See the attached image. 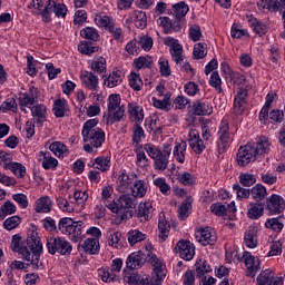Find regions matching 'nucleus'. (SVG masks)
Segmentation results:
<instances>
[{
  "mask_svg": "<svg viewBox=\"0 0 285 285\" xmlns=\"http://www.w3.org/2000/svg\"><path fill=\"white\" fill-rule=\"evenodd\" d=\"M11 249L21 255L26 262H31L32 266H39V258L43 253V245L37 232H31L26 242H21L19 234L12 236Z\"/></svg>",
  "mask_w": 285,
  "mask_h": 285,
  "instance_id": "obj_1",
  "label": "nucleus"
},
{
  "mask_svg": "<svg viewBox=\"0 0 285 285\" xmlns=\"http://www.w3.org/2000/svg\"><path fill=\"white\" fill-rule=\"evenodd\" d=\"M269 150L268 138L262 136L256 142H247L245 146L239 147L236 161L240 168H246L248 164L257 161L259 155H266Z\"/></svg>",
  "mask_w": 285,
  "mask_h": 285,
  "instance_id": "obj_2",
  "label": "nucleus"
},
{
  "mask_svg": "<svg viewBox=\"0 0 285 285\" xmlns=\"http://www.w3.org/2000/svg\"><path fill=\"white\" fill-rule=\"evenodd\" d=\"M136 206L137 198H134L130 194H124L118 200L107 205V208L116 214V219L126 222L132 217V210L129 208H136Z\"/></svg>",
  "mask_w": 285,
  "mask_h": 285,
  "instance_id": "obj_3",
  "label": "nucleus"
},
{
  "mask_svg": "<svg viewBox=\"0 0 285 285\" xmlns=\"http://www.w3.org/2000/svg\"><path fill=\"white\" fill-rule=\"evenodd\" d=\"M82 228V222H75L72 218L68 217L61 218L58 224V230H60L62 235H70L71 242L75 244L83 239Z\"/></svg>",
  "mask_w": 285,
  "mask_h": 285,
  "instance_id": "obj_4",
  "label": "nucleus"
},
{
  "mask_svg": "<svg viewBox=\"0 0 285 285\" xmlns=\"http://www.w3.org/2000/svg\"><path fill=\"white\" fill-rule=\"evenodd\" d=\"M120 105L121 96L117 94L109 96L108 117L104 116V121H106V124H115V121H121V119H124L126 109Z\"/></svg>",
  "mask_w": 285,
  "mask_h": 285,
  "instance_id": "obj_5",
  "label": "nucleus"
},
{
  "mask_svg": "<svg viewBox=\"0 0 285 285\" xmlns=\"http://www.w3.org/2000/svg\"><path fill=\"white\" fill-rule=\"evenodd\" d=\"M47 248L50 255H70L72 253V245L61 237H50L47 239Z\"/></svg>",
  "mask_w": 285,
  "mask_h": 285,
  "instance_id": "obj_6",
  "label": "nucleus"
},
{
  "mask_svg": "<svg viewBox=\"0 0 285 285\" xmlns=\"http://www.w3.org/2000/svg\"><path fill=\"white\" fill-rule=\"evenodd\" d=\"M53 12L56 17H62L66 18V14L68 12V8H66V4L57 3L53 0H48L42 12H39V14L42 17V21L45 23H50V13Z\"/></svg>",
  "mask_w": 285,
  "mask_h": 285,
  "instance_id": "obj_7",
  "label": "nucleus"
},
{
  "mask_svg": "<svg viewBox=\"0 0 285 285\" xmlns=\"http://www.w3.org/2000/svg\"><path fill=\"white\" fill-rule=\"evenodd\" d=\"M149 263L151 264L154 268V277H156L153 281V285H161V281L166 277V265L161 259L157 258V255L155 254H149Z\"/></svg>",
  "mask_w": 285,
  "mask_h": 285,
  "instance_id": "obj_8",
  "label": "nucleus"
},
{
  "mask_svg": "<svg viewBox=\"0 0 285 285\" xmlns=\"http://www.w3.org/2000/svg\"><path fill=\"white\" fill-rule=\"evenodd\" d=\"M82 139L85 142L89 141L92 148H100L101 144L106 141V134L101 128L97 127L95 130L82 132Z\"/></svg>",
  "mask_w": 285,
  "mask_h": 285,
  "instance_id": "obj_9",
  "label": "nucleus"
},
{
  "mask_svg": "<svg viewBox=\"0 0 285 285\" xmlns=\"http://www.w3.org/2000/svg\"><path fill=\"white\" fill-rule=\"evenodd\" d=\"M244 263L246 266V277H255L257 272L261 271L259 258L253 256L249 252H244L243 254Z\"/></svg>",
  "mask_w": 285,
  "mask_h": 285,
  "instance_id": "obj_10",
  "label": "nucleus"
},
{
  "mask_svg": "<svg viewBox=\"0 0 285 285\" xmlns=\"http://www.w3.org/2000/svg\"><path fill=\"white\" fill-rule=\"evenodd\" d=\"M147 257H150V252H148L147 254L141 250L134 252L127 258V268H130V271H137L141 268V266L146 264Z\"/></svg>",
  "mask_w": 285,
  "mask_h": 285,
  "instance_id": "obj_11",
  "label": "nucleus"
},
{
  "mask_svg": "<svg viewBox=\"0 0 285 285\" xmlns=\"http://www.w3.org/2000/svg\"><path fill=\"white\" fill-rule=\"evenodd\" d=\"M248 97V90L238 88L237 94L234 98V112L235 115H244L246 110V99Z\"/></svg>",
  "mask_w": 285,
  "mask_h": 285,
  "instance_id": "obj_12",
  "label": "nucleus"
},
{
  "mask_svg": "<svg viewBox=\"0 0 285 285\" xmlns=\"http://www.w3.org/2000/svg\"><path fill=\"white\" fill-rule=\"evenodd\" d=\"M257 285H283L284 278L275 277L273 271L265 269L256 278Z\"/></svg>",
  "mask_w": 285,
  "mask_h": 285,
  "instance_id": "obj_13",
  "label": "nucleus"
},
{
  "mask_svg": "<svg viewBox=\"0 0 285 285\" xmlns=\"http://www.w3.org/2000/svg\"><path fill=\"white\" fill-rule=\"evenodd\" d=\"M196 239L203 246H213L217 242V235L213 234V229L205 227L196 233Z\"/></svg>",
  "mask_w": 285,
  "mask_h": 285,
  "instance_id": "obj_14",
  "label": "nucleus"
},
{
  "mask_svg": "<svg viewBox=\"0 0 285 285\" xmlns=\"http://www.w3.org/2000/svg\"><path fill=\"white\" fill-rule=\"evenodd\" d=\"M176 246L181 259L190 262L195 257V246L189 240H179Z\"/></svg>",
  "mask_w": 285,
  "mask_h": 285,
  "instance_id": "obj_15",
  "label": "nucleus"
},
{
  "mask_svg": "<svg viewBox=\"0 0 285 285\" xmlns=\"http://www.w3.org/2000/svg\"><path fill=\"white\" fill-rule=\"evenodd\" d=\"M285 208V202L282 196L277 194H273L268 199H267V209L272 215H277L282 213Z\"/></svg>",
  "mask_w": 285,
  "mask_h": 285,
  "instance_id": "obj_16",
  "label": "nucleus"
},
{
  "mask_svg": "<svg viewBox=\"0 0 285 285\" xmlns=\"http://www.w3.org/2000/svg\"><path fill=\"white\" fill-rule=\"evenodd\" d=\"M136 217L140 222H150L153 219V204L150 202L140 203L136 212Z\"/></svg>",
  "mask_w": 285,
  "mask_h": 285,
  "instance_id": "obj_17",
  "label": "nucleus"
},
{
  "mask_svg": "<svg viewBox=\"0 0 285 285\" xmlns=\"http://www.w3.org/2000/svg\"><path fill=\"white\" fill-rule=\"evenodd\" d=\"M230 144V131L228 127V121L223 120L218 130V146L226 148Z\"/></svg>",
  "mask_w": 285,
  "mask_h": 285,
  "instance_id": "obj_18",
  "label": "nucleus"
},
{
  "mask_svg": "<svg viewBox=\"0 0 285 285\" xmlns=\"http://www.w3.org/2000/svg\"><path fill=\"white\" fill-rule=\"evenodd\" d=\"M124 282L129 285H153V281H149L148 277L141 278V276L131 272L125 273Z\"/></svg>",
  "mask_w": 285,
  "mask_h": 285,
  "instance_id": "obj_19",
  "label": "nucleus"
},
{
  "mask_svg": "<svg viewBox=\"0 0 285 285\" xmlns=\"http://www.w3.org/2000/svg\"><path fill=\"white\" fill-rule=\"evenodd\" d=\"M158 238L159 242L164 243L168 239V235L170 234V223L166 220V217L163 215L158 220Z\"/></svg>",
  "mask_w": 285,
  "mask_h": 285,
  "instance_id": "obj_20",
  "label": "nucleus"
},
{
  "mask_svg": "<svg viewBox=\"0 0 285 285\" xmlns=\"http://www.w3.org/2000/svg\"><path fill=\"white\" fill-rule=\"evenodd\" d=\"M80 79L86 88H88L89 90H97L99 86V78H97L95 73L85 71L83 75H81Z\"/></svg>",
  "mask_w": 285,
  "mask_h": 285,
  "instance_id": "obj_21",
  "label": "nucleus"
},
{
  "mask_svg": "<svg viewBox=\"0 0 285 285\" xmlns=\"http://www.w3.org/2000/svg\"><path fill=\"white\" fill-rule=\"evenodd\" d=\"M195 268H196V277L198 279H202V277L206 276V273H210L213 268L210 267V264L206 259H198L195 263Z\"/></svg>",
  "mask_w": 285,
  "mask_h": 285,
  "instance_id": "obj_22",
  "label": "nucleus"
},
{
  "mask_svg": "<svg viewBox=\"0 0 285 285\" xmlns=\"http://www.w3.org/2000/svg\"><path fill=\"white\" fill-rule=\"evenodd\" d=\"M247 212L249 219H259L264 215V203H250Z\"/></svg>",
  "mask_w": 285,
  "mask_h": 285,
  "instance_id": "obj_23",
  "label": "nucleus"
},
{
  "mask_svg": "<svg viewBox=\"0 0 285 285\" xmlns=\"http://www.w3.org/2000/svg\"><path fill=\"white\" fill-rule=\"evenodd\" d=\"M190 208H193V197L187 196L185 202L178 207V217L181 222L190 215Z\"/></svg>",
  "mask_w": 285,
  "mask_h": 285,
  "instance_id": "obj_24",
  "label": "nucleus"
},
{
  "mask_svg": "<svg viewBox=\"0 0 285 285\" xmlns=\"http://www.w3.org/2000/svg\"><path fill=\"white\" fill-rule=\"evenodd\" d=\"M85 253H89V255H97L99 253V239L97 238H87L82 245Z\"/></svg>",
  "mask_w": 285,
  "mask_h": 285,
  "instance_id": "obj_25",
  "label": "nucleus"
},
{
  "mask_svg": "<svg viewBox=\"0 0 285 285\" xmlns=\"http://www.w3.org/2000/svg\"><path fill=\"white\" fill-rule=\"evenodd\" d=\"M170 53L176 63H184V58L181 57V55H184V47H181V45L176 40L170 45Z\"/></svg>",
  "mask_w": 285,
  "mask_h": 285,
  "instance_id": "obj_26",
  "label": "nucleus"
},
{
  "mask_svg": "<svg viewBox=\"0 0 285 285\" xmlns=\"http://www.w3.org/2000/svg\"><path fill=\"white\" fill-rule=\"evenodd\" d=\"M250 195L253 199H255L256 203L259 204V202L266 199V195H268V193L266 191V187H264V185L257 184L250 189Z\"/></svg>",
  "mask_w": 285,
  "mask_h": 285,
  "instance_id": "obj_27",
  "label": "nucleus"
},
{
  "mask_svg": "<svg viewBox=\"0 0 285 285\" xmlns=\"http://www.w3.org/2000/svg\"><path fill=\"white\" fill-rule=\"evenodd\" d=\"M131 17H134V23L136 28H140V30H144V28L148 26V17L146 16V12L134 11L131 12Z\"/></svg>",
  "mask_w": 285,
  "mask_h": 285,
  "instance_id": "obj_28",
  "label": "nucleus"
},
{
  "mask_svg": "<svg viewBox=\"0 0 285 285\" xmlns=\"http://www.w3.org/2000/svg\"><path fill=\"white\" fill-rule=\"evenodd\" d=\"M67 106L68 101L66 99L55 100L52 108L55 117H66V112H68Z\"/></svg>",
  "mask_w": 285,
  "mask_h": 285,
  "instance_id": "obj_29",
  "label": "nucleus"
},
{
  "mask_svg": "<svg viewBox=\"0 0 285 285\" xmlns=\"http://www.w3.org/2000/svg\"><path fill=\"white\" fill-rule=\"evenodd\" d=\"M245 244L247 248H256L257 246V229L255 227H249L245 233Z\"/></svg>",
  "mask_w": 285,
  "mask_h": 285,
  "instance_id": "obj_30",
  "label": "nucleus"
},
{
  "mask_svg": "<svg viewBox=\"0 0 285 285\" xmlns=\"http://www.w3.org/2000/svg\"><path fill=\"white\" fill-rule=\"evenodd\" d=\"M46 112L47 108L43 105H36L31 107V115L32 117L37 118V124H42L43 121H46Z\"/></svg>",
  "mask_w": 285,
  "mask_h": 285,
  "instance_id": "obj_31",
  "label": "nucleus"
},
{
  "mask_svg": "<svg viewBox=\"0 0 285 285\" xmlns=\"http://www.w3.org/2000/svg\"><path fill=\"white\" fill-rule=\"evenodd\" d=\"M40 155L43 156L42 168H45V170H50V168H57V166L59 165V161L56 158H52L50 151H41Z\"/></svg>",
  "mask_w": 285,
  "mask_h": 285,
  "instance_id": "obj_32",
  "label": "nucleus"
},
{
  "mask_svg": "<svg viewBox=\"0 0 285 285\" xmlns=\"http://www.w3.org/2000/svg\"><path fill=\"white\" fill-rule=\"evenodd\" d=\"M275 97H277V94H268L266 96L265 105L259 112V121H264L266 117H268V110H271V105L273 104Z\"/></svg>",
  "mask_w": 285,
  "mask_h": 285,
  "instance_id": "obj_33",
  "label": "nucleus"
},
{
  "mask_svg": "<svg viewBox=\"0 0 285 285\" xmlns=\"http://www.w3.org/2000/svg\"><path fill=\"white\" fill-rule=\"evenodd\" d=\"M4 168L7 170H11L16 177H24L26 176V167L21 165L20 163H11V164H6Z\"/></svg>",
  "mask_w": 285,
  "mask_h": 285,
  "instance_id": "obj_34",
  "label": "nucleus"
},
{
  "mask_svg": "<svg viewBox=\"0 0 285 285\" xmlns=\"http://www.w3.org/2000/svg\"><path fill=\"white\" fill-rule=\"evenodd\" d=\"M35 98H31L28 92H24L20 95L19 97V106L22 112H28L26 108H31V106H35Z\"/></svg>",
  "mask_w": 285,
  "mask_h": 285,
  "instance_id": "obj_35",
  "label": "nucleus"
},
{
  "mask_svg": "<svg viewBox=\"0 0 285 285\" xmlns=\"http://www.w3.org/2000/svg\"><path fill=\"white\" fill-rule=\"evenodd\" d=\"M50 198L49 197H42L39 198L36 203V213H50Z\"/></svg>",
  "mask_w": 285,
  "mask_h": 285,
  "instance_id": "obj_36",
  "label": "nucleus"
},
{
  "mask_svg": "<svg viewBox=\"0 0 285 285\" xmlns=\"http://www.w3.org/2000/svg\"><path fill=\"white\" fill-rule=\"evenodd\" d=\"M119 83H121L120 70L112 71V73L109 75L107 80H105V85H107L108 88H115V86H119Z\"/></svg>",
  "mask_w": 285,
  "mask_h": 285,
  "instance_id": "obj_37",
  "label": "nucleus"
},
{
  "mask_svg": "<svg viewBox=\"0 0 285 285\" xmlns=\"http://www.w3.org/2000/svg\"><path fill=\"white\" fill-rule=\"evenodd\" d=\"M131 195L136 199L137 197H144L146 195V183L144 180H137L131 189Z\"/></svg>",
  "mask_w": 285,
  "mask_h": 285,
  "instance_id": "obj_38",
  "label": "nucleus"
},
{
  "mask_svg": "<svg viewBox=\"0 0 285 285\" xmlns=\"http://www.w3.org/2000/svg\"><path fill=\"white\" fill-rule=\"evenodd\" d=\"M173 9L176 14V19H181V18L186 17V14H188V10H190L188 8V4H186V2H184V1L174 4Z\"/></svg>",
  "mask_w": 285,
  "mask_h": 285,
  "instance_id": "obj_39",
  "label": "nucleus"
},
{
  "mask_svg": "<svg viewBox=\"0 0 285 285\" xmlns=\"http://www.w3.org/2000/svg\"><path fill=\"white\" fill-rule=\"evenodd\" d=\"M186 153V141H181L180 144L175 146L174 155L176 156L177 161L179 164H184L186 156L184 155Z\"/></svg>",
  "mask_w": 285,
  "mask_h": 285,
  "instance_id": "obj_40",
  "label": "nucleus"
},
{
  "mask_svg": "<svg viewBox=\"0 0 285 285\" xmlns=\"http://www.w3.org/2000/svg\"><path fill=\"white\" fill-rule=\"evenodd\" d=\"M94 168L106 173L110 168V158L98 157L95 159Z\"/></svg>",
  "mask_w": 285,
  "mask_h": 285,
  "instance_id": "obj_41",
  "label": "nucleus"
},
{
  "mask_svg": "<svg viewBox=\"0 0 285 285\" xmlns=\"http://www.w3.org/2000/svg\"><path fill=\"white\" fill-rule=\"evenodd\" d=\"M135 68L141 70V68H153V58L151 57H139L134 61Z\"/></svg>",
  "mask_w": 285,
  "mask_h": 285,
  "instance_id": "obj_42",
  "label": "nucleus"
},
{
  "mask_svg": "<svg viewBox=\"0 0 285 285\" xmlns=\"http://www.w3.org/2000/svg\"><path fill=\"white\" fill-rule=\"evenodd\" d=\"M81 37L83 39H89L90 41H97L99 39V33L97 32V29L92 27H87L80 31Z\"/></svg>",
  "mask_w": 285,
  "mask_h": 285,
  "instance_id": "obj_43",
  "label": "nucleus"
},
{
  "mask_svg": "<svg viewBox=\"0 0 285 285\" xmlns=\"http://www.w3.org/2000/svg\"><path fill=\"white\" fill-rule=\"evenodd\" d=\"M209 86L212 88H215L217 92L222 94L224 92V89H222V78L219 77V72L214 71L209 78Z\"/></svg>",
  "mask_w": 285,
  "mask_h": 285,
  "instance_id": "obj_44",
  "label": "nucleus"
},
{
  "mask_svg": "<svg viewBox=\"0 0 285 285\" xmlns=\"http://www.w3.org/2000/svg\"><path fill=\"white\" fill-rule=\"evenodd\" d=\"M19 224H21V217L11 216L3 222V228L6 230H14V228L19 227Z\"/></svg>",
  "mask_w": 285,
  "mask_h": 285,
  "instance_id": "obj_45",
  "label": "nucleus"
},
{
  "mask_svg": "<svg viewBox=\"0 0 285 285\" xmlns=\"http://www.w3.org/2000/svg\"><path fill=\"white\" fill-rule=\"evenodd\" d=\"M49 150H51V153H53L56 157H61L63 153H68V148L66 147V145L61 144L60 141L52 142L49 146Z\"/></svg>",
  "mask_w": 285,
  "mask_h": 285,
  "instance_id": "obj_46",
  "label": "nucleus"
},
{
  "mask_svg": "<svg viewBox=\"0 0 285 285\" xmlns=\"http://www.w3.org/2000/svg\"><path fill=\"white\" fill-rule=\"evenodd\" d=\"M144 239H146V235L139 230H132L128 233V242L130 246H135V244L144 242Z\"/></svg>",
  "mask_w": 285,
  "mask_h": 285,
  "instance_id": "obj_47",
  "label": "nucleus"
},
{
  "mask_svg": "<svg viewBox=\"0 0 285 285\" xmlns=\"http://www.w3.org/2000/svg\"><path fill=\"white\" fill-rule=\"evenodd\" d=\"M194 115L197 117H202L204 115H210V111H208V105L204 102H196L193 105Z\"/></svg>",
  "mask_w": 285,
  "mask_h": 285,
  "instance_id": "obj_48",
  "label": "nucleus"
},
{
  "mask_svg": "<svg viewBox=\"0 0 285 285\" xmlns=\"http://www.w3.org/2000/svg\"><path fill=\"white\" fill-rule=\"evenodd\" d=\"M130 186V176L127 174L122 173L118 177V190L120 193H126V189Z\"/></svg>",
  "mask_w": 285,
  "mask_h": 285,
  "instance_id": "obj_49",
  "label": "nucleus"
},
{
  "mask_svg": "<svg viewBox=\"0 0 285 285\" xmlns=\"http://www.w3.org/2000/svg\"><path fill=\"white\" fill-rule=\"evenodd\" d=\"M129 86L132 88V90H141V87L144 86V82L141 81V78L139 75L131 72L129 76Z\"/></svg>",
  "mask_w": 285,
  "mask_h": 285,
  "instance_id": "obj_50",
  "label": "nucleus"
},
{
  "mask_svg": "<svg viewBox=\"0 0 285 285\" xmlns=\"http://www.w3.org/2000/svg\"><path fill=\"white\" fill-rule=\"evenodd\" d=\"M256 181H257V178H255V175H253V174H240L239 175V183L242 184V186L250 187V186L255 185Z\"/></svg>",
  "mask_w": 285,
  "mask_h": 285,
  "instance_id": "obj_51",
  "label": "nucleus"
},
{
  "mask_svg": "<svg viewBox=\"0 0 285 285\" xmlns=\"http://www.w3.org/2000/svg\"><path fill=\"white\" fill-rule=\"evenodd\" d=\"M78 50L82 55H95V52H99V47H90V43L85 41L78 46Z\"/></svg>",
  "mask_w": 285,
  "mask_h": 285,
  "instance_id": "obj_52",
  "label": "nucleus"
},
{
  "mask_svg": "<svg viewBox=\"0 0 285 285\" xmlns=\"http://www.w3.org/2000/svg\"><path fill=\"white\" fill-rule=\"evenodd\" d=\"M206 45L198 42L194 46L193 57L194 59H204L206 57Z\"/></svg>",
  "mask_w": 285,
  "mask_h": 285,
  "instance_id": "obj_53",
  "label": "nucleus"
},
{
  "mask_svg": "<svg viewBox=\"0 0 285 285\" xmlns=\"http://www.w3.org/2000/svg\"><path fill=\"white\" fill-rule=\"evenodd\" d=\"M154 161L156 170H166V168H168V157L164 156V154H160Z\"/></svg>",
  "mask_w": 285,
  "mask_h": 285,
  "instance_id": "obj_54",
  "label": "nucleus"
},
{
  "mask_svg": "<svg viewBox=\"0 0 285 285\" xmlns=\"http://www.w3.org/2000/svg\"><path fill=\"white\" fill-rule=\"evenodd\" d=\"M91 70L98 72V75H104L106 72V59L95 60L91 62Z\"/></svg>",
  "mask_w": 285,
  "mask_h": 285,
  "instance_id": "obj_55",
  "label": "nucleus"
},
{
  "mask_svg": "<svg viewBox=\"0 0 285 285\" xmlns=\"http://www.w3.org/2000/svg\"><path fill=\"white\" fill-rule=\"evenodd\" d=\"M189 39H191L194 42H197L199 39H202V28L199 24H194L189 28Z\"/></svg>",
  "mask_w": 285,
  "mask_h": 285,
  "instance_id": "obj_56",
  "label": "nucleus"
},
{
  "mask_svg": "<svg viewBox=\"0 0 285 285\" xmlns=\"http://www.w3.org/2000/svg\"><path fill=\"white\" fill-rule=\"evenodd\" d=\"M269 119L272 124H282L284 121V111L274 109L269 112Z\"/></svg>",
  "mask_w": 285,
  "mask_h": 285,
  "instance_id": "obj_57",
  "label": "nucleus"
},
{
  "mask_svg": "<svg viewBox=\"0 0 285 285\" xmlns=\"http://www.w3.org/2000/svg\"><path fill=\"white\" fill-rule=\"evenodd\" d=\"M146 153L149 155V157L154 160L157 159V157H160L164 153L161 150L157 149L154 145L151 144H146L144 146Z\"/></svg>",
  "mask_w": 285,
  "mask_h": 285,
  "instance_id": "obj_58",
  "label": "nucleus"
},
{
  "mask_svg": "<svg viewBox=\"0 0 285 285\" xmlns=\"http://www.w3.org/2000/svg\"><path fill=\"white\" fill-rule=\"evenodd\" d=\"M266 228H272L276 233H279L284 228V224L279 222L277 218H271L265 223Z\"/></svg>",
  "mask_w": 285,
  "mask_h": 285,
  "instance_id": "obj_59",
  "label": "nucleus"
},
{
  "mask_svg": "<svg viewBox=\"0 0 285 285\" xmlns=\"http://www.w3.org/2000/svg\"><path fill=\"white\" fill-rule=\"evenodd\" d=\"M138 46L148 52V50L153 49V38L146 36L140 37L138 40Z\"/></svg>",
  "mask_w": 285,
  "mask_h": 285,
  "instance_id": "obj_60",
  "label": "nucleus"
},
{
  "mask_svg": "<svg viewBox=\"0 0 285 285\" xmlns=\"http://www.w3.org/2000/svg\"><path fill=\"white\" fill-rule=\"evenodd\" d=\"M212 213L214 215H217V217H224L226 215V206H224L222 203H216L210 206Z\"/></svg>",
  "mask_w": 285,
  "mask_h": 285,
  "instance_id": "obj_61",
  "label": "nucleus"
},
{
  "mask_svg": "<svg viewBox=\"0 0 285 285\" xmlns=\"http://www.w3.org/2000/svg\"><path fill=\"white\" fill-rule=\"evenodd\" d=\"M119 237H121L119 232L111 234L109 236V246H112L119 250L122 247L121 243L119 242Z\"/></svg>",
  "mask_w": 285,
  "mask_h": 285,
  "instance_id": "obj_62",
  "label": "nucleus"
},
{
  "mask_svg": "<svg viewBox=\"0 0 285 285\" xmlns=\"http://www.w3.org/2000/svg\"><path fill=\"white\" fill-rule=\"evenodd\" d=\"M95 21L100 28H108L112 23V20L108 16H98L95 18Z\"/></svg>",
  "mask_w": 285,
  "mask_h": 285,
  "instance_id": "obj_63",
  "label": "nucleus"
},
{
  "mask_svg": "<svg viewBox=\"0 0 285 285\" xmlns=\"http://www.w3.org/2000/svg\"><path fill=\"white\" fill-rule=\"evenodd\" d=\"M159 66H160L161 77H170V65L168 63V60L160 59L159 60Z\"/></svg>",
  "mask_w": 285,
  "mask_h": 285,
  "instance_id": "obj_64",
  "label": "nucleus"
}]
</instances>
